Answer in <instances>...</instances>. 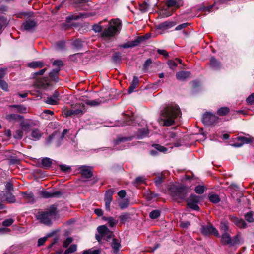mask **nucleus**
Masks as SVG:
<instances>
[{"label": "nucleus", "instance_id": "nucleus-18", "mask_svg": "<svg viewBox=\"0 0 254 254\" xmlns=\"http://www.w3.org/2000/svg\"><path fill=\"white\" fill-rule=\"evenodd\" d=\"M230 220L237 227L240 228H246L247 227V223L242 219H239L235 216H232L230 217Z\"/></svg>", "mask_w": 254, "mask_h": 254}, {"label": "nucleus", "instance_id": "nucleus-4", "mask_svg": "<svg viewBox=\"0 0 254 254\" xmlns=\"http://www.w3.org/2000/svg\"><path fill=\"white\" fill-rule=\"evenodd\" d=\"M113 25H110L107 29H105L102 33V36L105 38H110L114 36L115 34L120 29L121 22L119 19H113L112 20Z\"/></svg>", "mask_w": 254, "mask_h": 254}, {"label": "nucleus", "instance_id": "nucleus-64", "mask_svg": "<svg viewBox=\"0 0 254 254\" xmlns=\"http://www.w3.org/2000/svg\"><path fill=\"white\" fill-rule=\"evenodd\" d=\"M188 23H184L178 25L176 28V30H180L182 29L186 28L188 26Z\"/></svg>", "mask_w": 254, "mask_h": 254}, {"label": "nucleus", "instance_id": "nucleus-23", "mask_svg": "<svg viewBox=\"0 0 254 254\" xmlns=\"http://www.w3.org/2000/svg\"><path fill=\"white\" fill-rule=\"evenodd\" d=\"M23 197L27 203H34L35 202L34 195L32 192H22Z\"/></svg>", "mask_w": 254, "mask_h": 254}, {"label": "nucleus", "instance_id": "nucleus-24", "mask_svg": "<svg viewBox=\"0 0 254 254\" xmlns=\"http://www.w3.org/2000/svg\"><path fill=\"white\" fill-rule=\"evenodd\" d=\"M60 71V69L59 67H56L53 69L51 72L49 73V76L52 80L55 82H58L59 80L58 75L59 72Z\"/></svg>", "mask_w": 254, "mask_h": 254}, {"label": "nucleus", "instance_id": "nucleus-12", "mask_svg": "<svg viewBox=\"0 0 254 254\" xmlns=\"http://www.w3.org/2000/svg\"><path fill=\"white\" fill-rule=\"evenodd\" d=\"M60 98V93L58 91H55L53 94L49 97H48L45 102L49 105H57L59 104Z\"/></svg>", "mask_w": 254, "mask_h": 254}, {"label": "nucleus", "instance_id": "nucleus-28", "mask_svg": "<svg viewBox=\"0 0 254 254\" xmlns=\"http://www.w3.org/2000/svg\"><path fill=\"white\" fill-rule=\"evenodd\" d=\"M42 133L39 129H34L32 131L31 134V139L34 141L38 140L42 137Z\"/></svg>", "mask_w": 254, "mask_h": 254}, {"label": "nucleus", "instance_id": "nucleus-53", "mask_svg": "<svg viewBox=\"0 0 254 254\" xmlns=\"http://www.w3.org/2000/svg\"><path fill=\"white\" fill-rule=\"evenodd\" d=\"M7 71V68H0V80L2 79V78L5 76V75L6 74Z\"/></svg>", "mask_w": 254, "mask_h": 254}, {"label": "nucleus", "instance_id": "nucleus-21", "mask_svg": "<svg viewBox=\"0 0 254 254\" xmlns=\"http://www.w3.org/2000/svg\"><path fill=\"white\" fill-rule=\"evenodd\" d=\"M5 119L9 122L21 121L24 119L23 116L17 114H7L5 116Z\"/></svg>", "mask_w": 254, "mask_h": 254}, {"label": "nucleus", "instance_id": "nucleus-13", "mask_svg": "<svg viewBox=\"0 0 254 254\" xmlns=\"http://www.w3.org/2000/svg\"><path fill=\"white\" fill-rule=\"evenodd\" d=\"M128 140V138L127 137H118L114 142L115 149L117 150H122L126 148V146H128L126 142Z\"/></svg>", "mask_w": 254, "mask_h": 254}, {"label": "nucleus", "instance_id": "nucleus-59", "mask_svg": "<svg viewBox=\"0 0 254 254\" xmlns=\"http://www.w3.org/2000/svg\"><path fill=\"white\" fill-rule=\"evenodd\" d=\"M86 103L91 106H96L100 104V102L97 100H87Z\"/></svg>", "mask_w": 254, "mask_h": 254}, {"label": "nucleus", "instance_id": "nucleus-5", "mask_svg": "<svg viewBox=\"0 0 254 254\" xmlns=\"http://www.w3.org/2000/svg\"><path fill=\"white\" fill-rule=\"evenodd\" d=\"M221 243L223 245H229L234 246L240 243V234H237L233 237H231L228 233H223L221 239Z\"/></svg>", "mask_w": 254, "mask_h": 254}, {"label": "nucleus", "instance_id": "nucleus-60", "mask_svg": "<svg viewBox=\"0 0 254 254\" xmlns=\"http://www.w3.org/2000/svg\"><path fill=\"white\" fill-rule=\"evenodd\" d=\"M168 64L172 69H174L177 66V64L175 61L172 60L168 61Z\"/></svg>", "mask_w": 254, "mask_h": 254}, {"label": "nucleus", "instance_id": "nucleus-33", "mask_svg": "<svg viewBox=\"0 0 254 254\" xmlns=\"http://www.w3.org/2000/svg\"><path fill=\"white\" fill-rule=\"evenodd\" d=\"M9 107L16 109L17 111L21 113H26L27 108L21 105H11Z\"/></svg>", "mask_w": 254, "mask_h": 254}, {"label": "nucleus", "instance_id": "nucleus-34", "mask_svg": "<svg viewBox=\"0 0 254 254\" xmlns=\"http://www.w3.org/2000/svg\"><path fill=\"white\" fill-rule=\"evenodd\" d=\"M149 131L147 128H143L138 130L137 138L138 139H141L145 137L148 135Z\"/></svg>", "mask_w": 254, "mask_h": 254}, {"label": "nucleus", "instance_id": "nucleus-46", "mask_svg": "<svg viewBox=\"0 0 254 254\" xmlns=\"http://www.w3.org/2000/svg\"><path fill=\"white\" fill-rule=\"evenodd\" d=\"M152 146L155 148V150L161 152H166L167 151V149L159 144H155L152 145Z\"/></svg>", "mask_w": 254, "mask_h": 254}, {"label": "nucleus", "instance_id": "nucleus-36", "mask_svg": "<svg viewBox=\"0 0 254 254\" xmlns=\"http://www.w3.org/2000/svg\"><path fill=\"white\" fill-rule=\"evenodd\" d=\"M87 17V14L85 13H81L78 15H72L67 17L66 19L68 21L72 20H77L80 18H84Z\"/></svg>", "mask_w": 254, "mask_h": 254}, {"label": "nucleus", "instance_id": "nucleus-56", "mask_svg": "<svg viewBox=\"0 0 254 254\" xmlns=\"http://www.w3.org/2000/svg\"><path fill=\"white\" fill-rule=\"evenodd\" d=\"M120 221L122 223L125 222L129 218L128 214H123L119 217Z\"/></svg>", "mask_w": 254, "mask_h": 254}, {"label": "nucleus", "instance_id": "nucleus-50", "mask_svg": "<svg viewBox=\"0 0 254 254\" xmlns=\"http://www.w3.org/2000/svg\"><path fill=\"white\" fill-rule=\"evenodd\" d=\"M195 191L197 194H202L204 191V187L202 186H198L195 187Z\"/></svg>", "mask_w": 254, "mask_h": 254}, {"label": "nucleus", "instance_id": "nucleus-52", "mask_svg": "<svg viewBox=\"0 0 254 254\" xmlns=\"http://www.w3.org/2000/svg\"><path fill=\"white\" fill-rule=\"evenodd\" d=\"M73 45L77 48H81L83 46V42L79 39H76L74 41Z\"/></svg>", "mask_w": 254, "mask_h": 254}, {"label": "nucleus", "instance_id": "nucleus-2", "mask_svg": "<svg viewBox=\"0 0 254 254\" xmlns=\"http://www.w3.org/2000/svg\"><path fill=\"white\" fill-rule=\"evenodd\" d=\"M58 214L56 205H52L45 211L38 212L36 218L44 225L50 226L52 224V220L56 218Z\"/></svg>", "mask_w": 254, "mask_h": 254}, {"label": "nucleus", "instance_id": "nucleus-7", "mask_svg": "<svg viewBox=\"0 0 254 254\" xmlns=\"http://www.w3.org/2000/svg\"><path fill=\"white\" fill-rule=\"evenodd\" d=\"M248 137L246 136H238L237 138V141L232 144V146L235 147H240L244 144H249L253 142L254 138L247 135Z\"/></svg>", "mask_w": 254, "mask_h": 254}, {"label": "nucleus", "instance_id": "nucleus-29", "mask_svg": "<svg viewBox=\"0 0 254 254\" xmlns=\"http://www.w3.org/2000/svg\"><path fill=\"white\" fill-rule=\"evenodd\" d=\"M41 165L44 168H50L52 164V160L49 158H44L41 159Z\"/></svg>", "mask_w": 254, "mask_h": 254}, {"label": "nucleus", "instance_id": "nucleus-37", "mask_svg": "<svg viewBox=\"0 0 254 254\" xmlns=\"http://www.w3.org/2000/svg\"><path fill=\"white\" fill-rule=\"evenodd\" d=\"M150 4L146 2H143L139 4L140 10L142 12H146L148 10L150 7Z\"/></svg>", "mask_w": 254, "mask_h": 254}, {"label": "nucleus", "instance_id": "nucleus-17", "mask_svg": "<svg viewBox=\"0 0 254 254\" xmlns=\"http://www.w3.org/2000/svg\"><path fill=\"white\" fill-rule=\"evenodd\" d=\"M114 191L111 190H109L106 192L105 195L104 201L105 202V208L107 210H110V203L112 201V195Z\"/></svg>", "mask_w": 254, "mask_h": 254}, {"label": "nucleus", "instance_id": "nucleus-48", "mask_svg": "<svg viewBox=\"0 0 254 254\" xmlns=\"http://www.w3.org/2000/svg\"><path fill=\"white\" fill-rule=\"evenodd\" d=\"M65 48V42L60 41L56 43V49L58 50H63Z\"/></svg>", "mask_w": 254, "mask_h": 254}, {"label": "nucleus", "instance_id": "nucleus-38", "mask_svg": "<svg viewBox=\"0 0 254 254\" xmlns=\"http://www.w3.org/2000/svg\"><path fill=\"white\" fill-rule=\"evenodd\" d=\"M210 201L213 203H218L220 202V199L219 195L217 194H212L209 197Z\"/></svg>", "mask_w": 254, "mask_h": 254}, {"label": "nucleus", "instance_id": "nucleus-54", "mask_svg": "<svg viewBox=\"0 0 254 254\" xmlns=\"http://www.w3.org/2000/svg\"><path fill=\"white\" fill-rule=\"evenodd\" d=\"M73 239L71 237H68L64 241L63 243V246L64 248H67L69 245L72 243Z\"/></svg>", "mask_w": 254, "mask_h": 254}, {"label": "nucleus", "instance_id": "nucleus-42", "mask_svg": "<svg viewBox=\"0 0 254 254\" xmlns=\"http://www.w3.org/2000/svg\"><path fill=\"white\" fill-rule=\"evenodd\" d=\"M143 38L144 37H138L135 40L129 42L131 47L137 46L139 44L143 41Z\"/></svg>", "mask_w": 254, "mask_h": 254}, {"label": "nucleus", "instance_id": "nucleus-41", "mask_svg": "<svg viewBox=\"0 0 254 254\" xmlns=\"http://www.w3.org/2000/svg\"><path fill=\"white\" fill-rule=\"evenodd\" d=\"M23 131L21 128L17 130L13 134V137L17 139H21L23 136Z\"/></svg>", "mask_w": 254, "mask_h": 254}, {"label": "nucleus", "instance_id": "nucleus-19", "mask_svg": "<svg viewBox=\"0 0 254 254\" xmlns=\"http://www.w3.org/2000/svg\"><path fill=\"white\" fill-rule=\"evenodd\" d=\"M33 124L30 120L25 121L24 119L22 120L20 123V127L22 130L25 132H28Z\"/></svg>", "mask_w": 254, "mask_h": 254}, {"label": "nucleus", "instance_id": "nucleus-62", "mask_svg": "<svg viewBox=\"0 0 254 254\" xmlns=\"http://www.w3.org/2000/svg\"><path fill=\"white\" fill-rule=\"evenodd\" d=\"M157 52L158 54L160 55H162L164 56V57L167 58L168 57V53L167 52L163 49H158Z\"/></svg>", "mask_w": 254, "mask_h": 254}, {"label": "nucleus", "instance_id": "nucleus-20", "mask_svg": "<svg viewBox=\"0 0 254 254\" xmlns=\"http://www.w3.org/2000/svg\"><path fill=\"white\" fill-rule=\"evenodd\" d=\"M80 170L82 176L85 178H90L92 176V173L91 170L89 167L86 166H81L80 167Z\"/></svg>", "mask_w": 254, "mask_h": 254}, {"label": "nucleus", "instance_id": "nucleus-57", "mask_svg": "<svg viewBox=\"0 0 254 254\" xmlns=\"http://www.w3.org/2000/svg\"><path fill=\"white\" fill-rule=\"evenodd\" d=\"M77 250V246L75 244L71 245L69 248L67 249V253H73Z\"/></svg>", "mask_w": 254, "mask_h": 254}, {"label": "nucleus", "instance_id": "nucleus-47", "mask_svg": "<svg viewBox=\"0 0 254 254\" xmlns=\"http://www.w3.org/2000/svg\"><path fill=\"white\" fill-rule=\"evenodd\" d=\"M121 56L120 53H115L112 56V60L115 63H118L121 61Z\"/></svg>", "mask_w": 254, "mask_h": 254}, {"label": "nucleus", "instance_id": "nucleus-55", "mask_svg": "<svg viewBox=\"0 0 254 254\" xmlns=\"http://www.w3.org/2000/svg\"><path fill=\"white\" fill-rule=\"evenodd\" d=\"M13 222H14V220L11 218L6 219L3 222V225L4 226H6V227L9 226L11 225H12Z\"/></svg>", "mask_w": 254, "mask_h": 254}, {"label": "nucleus", "instance_id": "nucleus-31", "mask_svg": "<svg viewBox=\"0 0 254 254\" xmlns=\"http://www.w3.org/2000/svg\"><path fill=\"white\" fill-rule=\"evenodd\" d=\"M74 115H82L85 112V106L84 104L80 105L79 108L72 109Z\"/></svg>", "mask_w": 254, "mask_h": 254}, {"label": "nucleus", "instance_id": "nucleus-1", "mask_svg": "<svg viewBox=\"0 0 254 254\" xmlns=\"http://www.w3.org/2000/svg\"><path fill=\"white\" fill-rule=\"evenodd\" d=\"M180 107L175 103H171L166 106L162 111L160 119L164 126H170L174 124L175 120L181 116Z\"/></svg>", "mask_w": 254, "mask_h": 254}, {"label": "nucleus", "instance_id": "nucleus-63", "mask_svg": "<svg viewBox=\"0 0 254 254\" xmlns=\"http://www.w3.org/2000/svg\"><path fill=\"white\" fill-rule=\"evenodd\" d=\"M60 169L64 172H68L70 170V167L66 165H60Z\"/></svg>", "mask_w": 254, "mask_h": 254}, {"label": "nucleus", "instance_id": "nucleus-45", "mask_svg": "<svg viewBox=\"0 0 254 254\" xmlns=\"http://www.w3.org/2000/svg\"><path fill=\"white\" fill-rule=\"evenodd\" d=\"M220 229L223 233H228L229 229L228 224L225 222H221L220 225Z\"/></svg>", "mask_w": 254, "mask_h": 254}, {"label": "nucleus", "instance_id": "nucleus-9", "mask_svg": "<svg viewBox=\"0 0 254 254\" xmlns=\"http://www.w3.org/2000/svg\"><path fill=\"white\" fill-rule=\"evenodd\" d=\"M200 231L204 235H208L213 234L217 237H220L218 230L211 225H202Z\"/></svg>", "mask_w": 254, "mask_h": 254}, {"label": "nucleus", "instance_id": "nucleus-30", "mask_svg": "<svg viewBox=\"0 0 254 254\" xmlns=\"http://www.w3.org/2000/svg\"><path fill=\"white\" fill-rule=\"evenodd\" d=\"M44 66V64L41 61H35L28 64V66L32 68H42Z\"/></svg>", "mask_w": 254, "mask_h": 254}, {"label": "nucleus", "instance_id": "nucleus-32", "mask_svg": "<svg viewBox=\"0 0 254 254\" xmlns=\"http://www.w3.org/2000/svg\"><path fill=\"white\" fill-rule=\"evenodd\" d=\"M112 248L113 249L115 253H117L121 247L120 243L119 240L116 239H113V241L111 245Z\"/></svg>", "mask_w": 254, "mask_h": 254}, {"label": "nucleus", "instance_id": "nucleus-25", "mask_svg": "<svg viewBox=\"0 0 254 254\" xmlns=\"http://www.w3.org/2000/svg\"><path fill=\"white\" fill-rule=\"evenodd\" d=\"M175 23L171 21H165L158 26V29L161 30L168 29L175 26Z\"/></svg>", "mask_w": 254, "mask_h": 254}, {"label": "nucleus", "instance_id": "nucleus-26", "mask_svg": "<svg viewBox=\"0 0 254 254\" xmlns=\"http://www.w3.org/2000/svg\"><path fill=\"white\" fill-rule=\"evenodd\" d=\"M170 8H167V5L165 7L161 10L159 16L161 17H167L171 16L173 12V10H170Z\"/></svg>", "mask_w": 254, "mask_h": 254}, {"label": "nucleus", "instance_id": "nucleus-44", "mask_svg": "<svg viewBox=\"0 0 254 254\" xmlns=\"http://www.w3.org/2000/svg\"><path fill=\"white\" fill-rule=\"evenodd\" d=\"M160 215V211L159 210L152 211L149 214V217L153 219H156Z\"/></svg>", "mask_w": 254, "mask_h": 254}, {"label": "nucleus", "instance_id": "nucleus-27", "mask_svg": "<svg viewBox=\"0 0 254 254\" xmlns=\"http://www.w3.org/2000/svg\"><path fill=\"white\" fill-rule=\"evenodd\" d=\"M139 83V79L137 77L134 76L130 86L128 88V92L129 93H132L134 90L137 87Z\"/></svg>", "mask_w": 254, "mask_h": 254}, {"label": "nucleus", "instance_id": "nucleus-11", "mask_svg": "<svg viewBox=\"0 0 254 254\" xmlns=\"http://www.w3.org/2000/svg\"><path fill=\"white\" fill-rule=\"evenodd\" d=\"M188 207L194 210H198L199 207L197 205L199 202V197L191 195L187 200Z\"/></svg>", "mask_w": 254, "mask_h": 254}, {"label": "nucleus", "instance_id": "nucleus-22", "mask_svg": "<svg viewBox=\"0 0 254 254\" xmlns=\"http://www.w3.org/2000/svg\"><path fill=\"white\" fill-rule=\"evenodd\" d=\"M190 72L189 71H181L176 73V76L178 80L183 81L190 77Z\"/></svg>", "mask_w": 254, "mask_h": 254}, {"label": "nucleus", "instance_id": "nucleus-39", "mask_svg": "<svg viewBox=\"0 0 254 254\" xmlns=\"http://www.w3.org/2000/svg\"><path fill=\"white\" fill-rule=\"evenodd\" d=\"M210 65L213 68L217 69L220 66V63L214 57H211L210 59Z\"/></svg>", "mask_w": 254, "mask_h": 254}, {"label": "nucleus", "instance_id": "nucleus-14", "mask_svg": "<svg viewBox=\"0 0 254 254\" xmlns=\"http://www.w3.org/2000/svg\"><path fill=\"white\" fill-rule=\"evenodd\" d=\"M37 26V22L34 20H28L23 23L21 27L26 31H33Z\"/></svg>", "mask_w": 254, "mask_h": 254}, {"label": "nucleus", "instance_id": "nucleus-43", "mask_svg": "<svg viewBox=\"0 0 254 254\" xmlns=\"http://www.w3.org/2000/svg\"><path fill=\"white\" fill-rule=\"evenodd\" d=\"M245 218L246 220L249 223L254 222V218H253V214L252 212H247L245 215Z\"/></svg>", "mask_w": 254, "mask_h": 254}, {"label": "nucleus", "instance_id": "nucleus-16", "mask_svg": "<svg viewBox=\"0 0 254 254\" xmlns=\"http://www.w3.org/2000/svg\"><path fill=\"white\" fill-rule=\"evenodd\" d=\"M41 196L44 198H49L53 197H60L62 195L60 191H56L50 192L47 191H43L40 192Z\"/></svg>", "mask_w": 254, "mask_h": 254}, {"label": "nucleus", "instance_id": "nucleus-40", "mask_svg": "<svg viewBox=\"0 0 254 254\" xmlns=\"http://www.w3.org/2000/svg\"><path fill=\"white\" fill-rule=\"evenodd\" d=\"M105 220L108 221L109 225L111 227L115 226L118 223V220H116L112 217H109L105 218Z\"/></svg>", "mask_w": 254, "mask_h": 254}, {"label": "nucleus", "instance_id": "nucleus-3", "mask_svg": "<svg viewBox=\"0 0 254 254\" xmlns=\"http://www.w3.org/2000/svg\"><path fill=\"white\" fill-rule=\"evenodd\" d=\"M189 191V188L183 185H173L170 188L171 195L176 200L184 199Z\"/></svg>", "mask_w": 254, "mask_h": 254}, {"label": "nucleus", "instance_id": "nucleus-8", "mask_svg": "<svg viewBox=\"0 0 254 254\" xmlns=\"http://www.w3.org/2000/svg\"><path fill=\"white\" fill-rule=\"evenodd\" d=\"M97 230L101 237L106 241H109L113 236V232L109 230V229L105 225L99 226L97 228Z\"/></svg>", "mask_w": 254, "mask_h": 254}, {"label": "nucleus", "instance_id": "nucleus-58", "mask_svg": "<svg viewBox=\"0 0 254 254\" xmlns=\"http://www.w3.org/2000/svg\"><path fill=\"white\" fill-rule=\"evenodd\" d=\"M249 104L252 105L254 103V93L250 95L247 99Z\"/></svg>", "mask_w": 254, "mask_h": 254}, {"label": "nucleus", "instance_id": "nucleus-51", "mask_svg": "<svg viewBox=\"0 0 254 254\" xmlns=\"http://www.w3.org/2000/svg\"><path fill=\"white\" fill-rule=\"evenodd\" d=\"M53 65L56 66L57 67H59L61 69V67L64 65V63L62 60H56L53 63Z\"/></svg>", "mask_w": 254, "mask_h": 254}, {"label": "nucleus", "instance_id": "nucleus-10", "mask_svg": "<svg viewBox=\"0 0 254 254\" xmlns=\"http://www.w3.org/2000/svg\"><path fill=\"white\" fill-rule=\"evenodd\" d=\"M5 188L7 190L5 194V200L10 203L14 202L16 200L15 196L10 193L13 190V185L11 182H7L5 185Z\"/></svg>", "mask_w": 254, "mask_h": 254}, {"label": "nucleus", "instance_id": "nucleus-15", "mask_svg": "<svg viewBox=\"0 0 254 254\" xmlns=\"http://www.w3.org/2000/svg\"><path fill=\"white\" fill-rule=\"evenodd\" d=\"M166 4L167 8H172L173 11L183 6V2L182 0H167Z\"/></svg>", "mask_w": 254, "mask_h": 254}, {"label": "nucleus", "instance_id": "nucleus-6", "mask_svg": "<svg viewBox=\"0 0 254 254\" xmlns=\"http://www.w3.org/2000/svg\"><path fill=\"white\" fill-rule=\"evenodd\" d=\"M219 118L215 114L210 112H206L204 114L202 117V122L204 124L210 126L217 123Z\"/></svg>", "mask_w": 254, "mask_h": 254}, {"label": "nucleus", "instance_id": "nucleus-61", "mask_svg": "<svg viewBox=\"0 0 254 254\" xmlns=\"http://www.w3.org/2000/svg\"><path fill=\"white\" fill-rule=\"evenodd\" d=\"M162 181H163L162 177L161 175H158L157 177V178L155 181L156 185L157 186H159V185H160L162 182Z\"/></svg>", "mask_w": 254, "mask_h": 254}, {"label": "nucleus", "instance_id": "nucleus-35", "mask_svg": "<svg viewBox=\"0 0 254 254\" xmlns=\"http://www.w3.org/2000/svg\"><path fill=\"white\" fill-rule=\"evenodd\" d=\"M230 111L229 108L225 107L219 108L217 110V114L220 116H223L227 115Z\"/></svg>", "mask_w": 254, "mask_h": 254}, {"label": "nucleus", "instance_id": "nucleus-49", "mask_svg": "<svg viewBox=\"0 0 254 254\" xmlns=\"http://www.w3.org/2000/svg\"><path fill=\"white\" fill-rule=\"evenodd\" d=\"M0 87L4 91L8 90V85L7 83L3 80H0Z\"/></svg>", "mask_w": 254, "mask_h": 254}]
</instances>
